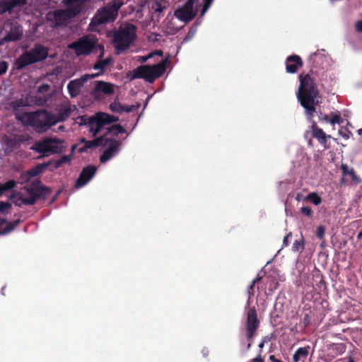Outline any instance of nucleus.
I'll use <instances>...</instances> for the list:
<instances>
[{
    "instance_id": "1",
    "label": "nucleus",
    "mask_w": 362,
    "mask_h": 362,
    "mask_svg": "<svg viewBox=\"0 0 362 362\" xmlns=\"http://www.w3.org/2000/svg\"><path fill=\"white\" fill-rule=\"evenodd\" d=\"M26 106V103L22 99L11 103V107L13 110L16 119L24 126H30L38 133H45L53 126L51 112L46 110L23 112L22 109Z\"/></svg>"
},
{
    "instance_id": "2",
    "label": "nucleus",
    "mask_w": 362,
    "mask_h": 362,
    "mask_svg": "<svg viewBox=\"0 0 362 362\" xmlns=\"http://www.w3.org/2000/svg\"><path fill=\"white\" fill-rule=\"evenodd\" d=\"M313 66L310 73L305 75H299V87L297 93V98L300 105L305 109V113L308 118L314 117L316 107L319 104V91L315 76L316 71Z\"/></svg>"
},
{
    "instance_id": "3",
    "label": "nucleus",
    "mask_w": 362,
    "mask_h": 362,
    "mask_svg": "<svg viewBox=\"0 0 362 362\" xmlns=\"http://www.w3.org/2000/svg\"><path fill=\"white\" fill-rule=\"evenodd\" d=\"M68 48L74 51L76 56H88L95 51L99 50L100 57H104V46L98 43L94 36L84 35L70 43Z\"/></svg>"
},
{
    "instance_id": "4",
    "label": "nucleus",
    "mask_w": 362,
    "mask_h": 362,
    "mask_svg": "<svg viewBox=\"0 0 362 362\" xmlns=\"http://www.w3.org/2000/svg\"><path fill=\"white\" fill-rule=\"evenodd\" d=\"M136 25L128 23L124 26H120L115 33L112 42L117 54L129 49L136 38Z\"/></svg>"
},
{
    "instance_id": "5",
    "label": "nucleus",
    "mask_w": 362,
    "mask_h": 362,
    "mask_svg": "<svg viewBox=\"0 0 362 362\" xmlns=\"http://www.w3.org/2000/svg\"><path fill=\"white\" fill-rule=\"evenodd\" d=\"M47 56V48L40 44H35L33 48L24 52L16 59L15 68L18 71L22 70L28 65L45 60Z\"/></svg>"
},
{
    "instance_id": "6",
    "label": "nucleus",
    "mask_w": 362,
    "mask_h": 362,
    "mask_svg": "<svg viewBox=\"0 0 362 362\" xmlns=\"http://www.w3.org/2000/svg\"><path fill=\"white\" fill-rule=\"evenodd\" d=\"M168 59L153 65H141L134 69L131 80L136 78L144 79L148 83H153L156 79L163 76L166 70Z\"/></svg>"
},
{
    "instance_id": "7",
    "label": "nucleus",
    "mask_w": 362,
    "mask_h": 362,
    "mask_svg": "<svg viewBox=\"0 0 362 362\" xmlns=\"http://www.w3.org/2000/svg\"><path fill=\"white\" fill-rule=\"evenodd\" d=\"M119 7L113 4L99 8L90 20V29L95 30L101 25L114 22L118 16Z\"/></svg>"
},
{
    "instance_id": "8",
    "label": "nucleus",
    "mask_w": 362,
    "mask_h": 362,
    "mask_svg": "<svg viewBox=\"0 0 362 362\" xmlns=\"http://www.w3.org/2000/svg\"><path fill=\"white\" fill-rule=\"evenodd\" d=\"M78 10H71L69 8L66 9H58L52 12H49L47 18L49 21L54 23V27L66 25L69 20L77 16Z\"/></svg>"
},
{
    "instance_id": "9",
    "label": "nucleus",
    "mask_w": 362,
    "mask_h": 362,
    "mask_svg": "<svg viewBox=\"0 0 362 362\" xmlns=\"http://www.w3.org/2000/svg\"><path fill=\"white\" fill-rule=\"evenodd\" d=\"M197 1L187 0L182 6L175 10L174 16L185 23L192 21L197 16V11H194V4Z\"/></svg>"
},
{
    "instance_id": "10",
    "label": "nucleus",
    "mask_w": 362,
    "mask_h": 362,
    "mask_svg": "<svg viewBox=\"0 0 362 362\" xmlns=\"http://www.w3.org/2000/svg\"><path fill=\"white\" fill-rule=\"evenodd\" d=\"M98 74H84L78 78L71 80L67 85V90L71 98H76L81 91L85 83L88 79L98 76Z\"/></svg>"
},
{
    "instance_id": "11",
    "label": "nucleus",
    "mask_w": 362,
    "mask_h": 362,
    "mask_svg": "<svg viewBox=\"0 0 362 362\" xmlns=\"http://www.w3.org/2000/svg\"><path fill=\"white\" fill-rule=\"evenodd\" d=\"M50 86L47 83H43L39 86L35 94L31 97L32 102L37 106L45 105L50 98Z\"/></svg>"
},
{
    "instance_id": "12",
    "label": "nucleus",
    "mask_w": 362,
    "mask_h": 362,
    "mask_svg": "<svg viewBox=\"0 0 362 362\" xmlns=\"http://www.w3.org/2000/svg\"><path fill=\"white\" fill-rule=\"evenodd\" d=\"M96 171V167L93 165H88L83 168L78 178L76 181L75 187L80 188L86 185L93 177Z\"/></svg>"
},
{
    "instance_id": "13",
    "label": "nucleus",
    "mask_w": 362,
    "mask_h": 362,
    "mask_svg": "<svg viewBox=\"0 0 362 362\" xmlns=\"http://www.w3.org/2000/svg\"><path fill=\"white\" fill-rule=\"evenodd\" d=\"M25 190L28 194H44L45 199H47L52 193V189L49 187L42 185L39 179L33 180L30 185L25 187Z\"/></svg>"
},
{
    "instance_id": "14",
    "label": "nucleus",
    "mask_w": 362,
    "mask_h": 362,
    "mask_svg": "<svg viewBox=\"0 0 362 362\" xmlns=\"http://www.w3.org/2000/svg\"><path fill=\"white\" fill-rule=\"evenodd\" d=\"M311 133L313 137L317 139L318 142L323 146L325 149L329 148L327 145V139L332 138L331 136L326 134L322 129L318 127L315 122H313L311 126Z\"/></svg>"
},
{
    "instance_id": "15",
    "label": "nucleus",
    "mask_w": 362,
    "mask_h": 362,
    "mask_svg": "<svg viewBox=\"0 0 362 362\" xmlns=\"http://www.w3.org/2000/svg\"><path fill=\"white\" fill-rule=\"evenodd\" d=\"M23 35V30L21 25L18 24H12L10 30L2 39L4 42H15L21 39Z\"/></svg>"
},
{
    "instance_id": "16",
    "label": "nucleus",
    "mask_w": 362,
    "mask_h": 362,
    "mask_svg": "<svg viewBox=\"0 0 362 362\" xmlns=\"http://www.w3.org/2000/svg\"><path fill=\"white\" fill-rule=\"evenodd\" d=\"M120 142L115 139H111L109 143V146L103 153L100 157V161L102 163L108 161L118 151V147Z\"/></svg>"
},
{
    "instance_id": "17",
    "label": "nucleus",
    "mask_w": 362,
    "mask_h": 362,
    "mask_svg": "<svg viewBox=\"0 0 362 362\" xmlns=\"http://www.w3.org/2000/svg\"><path fill=\"white\" fill-rule=\"evenodd\" d=\"M303 63L298 55H290L286 60V69L288 73L295 74L298 67L303 66Z\"/></svg>"
},
{
    "instance_id": "18",
    "label": "nucleus",
    "mask_w": 362,
    "mask_h": 362,
    "mask_svg": "<svg viewBox=\"0 0 362 362\" xmlns=\"http://www.w3.org/2000/svg\"><path fill=\"white\" fill-rule=\"evenodd\" d=\"M99 93L110 95L114 93V88L112 83L103 81H97L93 89V95L98 97Z\"/></svg>"
},
{
    "instance_id": "19",
    "label": "nucleus",
    "mask_w": 362,
    "mask_h": 362,
    "mask_svg": "<svg viewBox=\"0 0 362 362\" xmlns=\"http://www.w3.org/2000/svg\"><path fill=\"white\" fill-rule=\"evenodd\" d=\"M110 107L112 112L122 114L123 112H132L136 111L139 108L140 104L137 103L136 105H124L119 102L115 101L110 104Z\"/></svg>"
},
{
    "instance_id": "20",
    "label": "nucleus",
    "mask_w": 362,
    "mask_h": 362,
    "mask_svg": "<svg viewBox=\"0 0 362 362\" xmlns=\"http://www.w3.org/2000/svg\"><path fill=\"white\" fill-rule=\"evenodd\" d=\"M341 170L344 176H350L351 185H357L362 182V180L356 174L354 169L352 168H350L346 164H341Z\"/></svg>"
},
{
    "instance_id": "21",
    "label": "nucleus",
    "mask_w": 362,
    "mask_h": 362,
    "mask_svg": "<svg viewBox=\"0 0 362 362\" xmlns=\"http://www.w3.org/2000/svg\"><path fill=\"white\" fill-rule=\"evenodd\" d=\"M97 122L103 127L106 124H110L119 120V117L105 112H98L93 116Z\"/></svg>"
},
{
    "instance_id": "22",
    "label": "nucleus",
    "mask_w": 362,
    "mask_h": 362,
    "mask_svg": "<svg viewBox=\"0 0 362 362\" xmlns=\"http://www.w3.org/2000/svg\"><path fill=\"white\" fill-rule=\"evenodd\" d=\"M28 0H3L0 7L4 12L11 11L17 6H22L27 4Z\"/></svg>"
},
{
    "instance_id": "23",
    "label": "nucleus",
    "mask_w": 362,
    "mask_h": 362,
    "mask_svg": "<svg viewBox=\"0 0 362 362\" xmlns=\"http://www.w3.org/2000/svg\"><path fill=\"white\" fill-rule=\"evenodd\" d=\"M70 114L71 110L66 107L61 108L57 114L52 113L53 125L58 122L66 121L70 116Z\"/></svg>"
},
{
    "instance_id": "24",
    "label": "nucleus",
    "mask_w": 362,
    "mask_h": 362,
    "mask_svg": "<svg viewBox=\"0 0 362 362\" xmlns=\"http://www.w3.org/2000/svg\"><path fill=\"white\" fill-rule=\"evenodd\" d=\"M20 220H16L12 223H9L4 218H0V235H6L11 232L16 228Z\"/></svg>"
},
{
    "instance_id": "25",
    "label": "nucleus",
    "mask_w": 362,
    "mask_h": 362,
    "mask_svg": "<svg viewBox=\"0 0 362 362\" xmlns=\"http://www.w3.org/2000/svg\"><path fill=\"white\" fill-rule=\"evenodd\" d=\"M328 349L332 357L335 358L343 354L346 351V346L344 343H334L330 344Z\"/></svg>"
},
{
    "instance_id": "26",
    "label": "nucleus",
    "mask_w": 362,
    "mask_h": 362,
    "mask_svg": "<svg viewBox=\"0 0 362 362\" xmlns=\"http://www.w3.org/2000/svg\"><path fill=\"white\" fill-rule=\"evenodd\" d=\"M103 57H100V54L98 55V60L96 61V62L95 63V64L93 65V69L95 70H100V72L98 74V76L100 74H103V72L105 71V70L106 69V68L111 64L112 62V58L110 57H107L105 59H102Z\"/></svg>"
},
{
    "instance_id": "27",
    "label": "nucleus",
    "mask_w": 362,
    "mask_h": 362,
    "mask_svg": "<svg viewBox=\"0 0 362 362\" xmlns=\"http://www.w3.org/2000/svg\"><path fill=\"white\" fill-rule=\"evenodd\" d=\"M29 197H19V200H21L22 204L26 206L34 205L37 201L40 199H45L44 194H29Z\"/></svg>"
},
{
    "instance_id": "28",
    "label": "nucleus",
    "mask_w": 362,
    "mask_h": 362,
    "mask_svg": "<svg viewBox=\"0 0 362 362\" xmlns=\"http://www.w3.org/2000/svg\"><path fill=\"white\" fill-rule=\"evenodd\" d=\"M86 0H63L64 5L71 10L78 9V15L83 10V4Z\"/></svg>"
},
{
    "instance_id": "29",
    "label": "nucleus",
    "mask_w": 362,
    "mask_h": 362,
    "mask_svg": "<svg viewBox=\"0 0 362 362\" xmlns=\"http://www.w3.org/2000/svg\"><path fill=\"white\" fill-rule=\"evenodd\" d=\"M96 121L97 120L94 117H90L88 118V121L89 131L92 133L93 136H96L103 128L99 122H97Z\"/></svg>"
},
{
    "instance_id": "30",
    "label": "nucleus",
    "mask_w": 362,
    "mask_h": 362,
    "mask_svg": "<svg viewBox=\"0 0 362 362\" xmlns=\"http://www.w3.org/2000/svg\"><path fill=\"white\" fill-rule=\"evenodd\" d=\"M310 346L298 348L293 356V362H298L301 358L305 359L310 351Z\"/></svg>"
},
{
    "instance_id": "31",
    "label": "nucleus",
    "mask_w": 362,
    "mask_h": 362,
    "mask_svg": "<svg viewBox=\"0 0 362 362\" xmlns=\"http://www.w3.org/2000/svg\"><path fill=\"white\" fill-rule=\"evenodd\" d=\"M48 166L49 163L37 164L35 167L28 170L27 174L30 178L35 177L40 174H42L47 168Z\"/></svg>"
},
{
    "instance_id": "32",
    "label": "nucleus",
    "mask_w": 362,
    "mask_h": 362,
    "mask_svg": "<svg viewBox=\"0 0 362 362\" xmlns=\"http://www.w3.org/2000/svg\"><path fill=\"white\" fill-rule=\"evenodd\" d=\"M35 149L41 153H50L52 147H50V141L49 139H46L42 141L36 143Z\"/></svg>"
},
{
    "instance_id": "33",
    "label": "nucleus",
    "mask_w": 362,
    "mask_h": 362,
    "mask_svg": "<svg viewBox=\"0 0 362 362\" xmlns=\"http://www.w3.org/2000/svg\"><path fill=\"white\" fill-rule=\"evenodd\" d=\"M259 321L257 319L256 310L255 308H250V337L253 332L259 327Z\"/></svg>"
},
{
    "instance_id": "34",
    "label": "nucleus",
    "mask_w": 362,
    "mask_h": 362,
    "mask_svg": "<svg viewBox=\"0 0 362 362\" xmlns=\"http://www.w3.org/2000/svg\"><path fill=\"white\" fill-rule=\"evenodd\" d=\"M126 132L125 129L123 128L120 124H113L110 127L106 132L107 136H118L119 134H123Z\"/></svg>"
},
{
    "instance_id": "35",
    "label": "nucleus",
    "mask_w": 362,
    "mask_h": 362,
    "mask_svg": "<svg viewBox=\"0 0 362 362\" xmlns=\"http://www.w3.org/2000/svg\"><path fill=\"white\" fill-rule=\"evenodd\" d=\"M49 140L50 141V147H52L50 153H57L62 151V146L59 144H61L63 141L58 139H49Z\"/></svg>"
},
{
    "instance_id": "36",
    "label": "nucleus",
    "mask_w": 362,
    "mask_h": 362,
    "mask_svg": "<svg viewBox=\"0 0 362 362\" xmlns=\"http://www.w3.org/2000/svg\"><path fill=\"white\" fill-rule=\"evenodd\" d=\"M16 182L13 180H10L4 184H0V197L8 190L13 189L16 185Z\"/></svg>"
},
{
    "instance_id": "37",
    "label": "nucleus",
    "mask_w": 362,
    "mask_h": 362,
    "mask_svg": "<svg viewBox=\"0 0 362 362\" xmlns=\"http://www.w3.org/2000/svg\"><path fill=\"white\" fill-rule=\"evenodd\" d=\"M81 142L84 143L85 145L79 149L80 152H86L89 148L98 147L95 139H93L91 141H88V140H86V139H82L81 140Z\"/></svg>"
},
{
    "instance_id": "38",
    "label": "nucleus",
    "mask_w": 362,
    "mask_h": 362,
    "mask_svg": "<svg viewBox=\"0 0 362 362\" xmlns=\"http://www.w3.org/2000/svg\"><path fill=\"white\" fill-rule=\"evenodd\" d=\"M305 240L303 235H301L299 240H295L292 246V250L293 252H302L304 250Z\"/></svg>"
},
{
    "instance_id": "39",
    "label": "nucleus",
    "mask_w": 362,
    "mask_h": 362,
    "mask_svg": "<svg viewBox=\"0 0 362 362\" xmlns=\"http://www.w3.org/2000/svg\"><path fill=\"white\" fill-rule=\"evenodd\" d=\"M71 162V156H62L59 159L57 160L54 163V168H59L62 165L66 163H69Z\"/></svg>"
},
{
    "instance_id": "40",
    "label": "nucleus",
    "mask_w": 362,
    "mask_h": 362,
    "mask_svg": "<svg viewBox=\"0 0 362 362\" xmlns=\"http://www.w3.org/2000/svg\"><path fill=\"white\" fill-rule=\"evenodd\" d=\"M307 199L316 206L322 203V198L315 192L310 193Z\"/></svg>"
},
{
    "instance_id": "41",
    "label": "nucleus",
    "mask_w": 362,
    "mask_h": 362,
    "mask_svg": "<svg viewBox=\"0 0 362 362\" xmlns=\"http://www.w3.org/2000/svg\"><path fill=\"white\" fill-rule=\"evenodd\" d=\"M111 139L107 138L106 134L95 139L98 146H105L110 143Z\"/></svg>"
},
{
    "instance_id": "42",
    "label": "nucleus",
    "mask_w": 362,
    "mask_h": 362,
    "mask_svg": "<svg viewBox=\"0 0 362 362\" xmlns=\"http://www.w3.org/2000/svg\"><path fill=\"white\" fill-rule=\"evenodd\" d=\"M342 122V119L341 117V115L339 114H336L334 112H332L330 114V119L329 123L331 124H341Z\"/></svg>"
},
{
    "instance_id": "43",
    "label": "nucleus",
    "mask_w": 362,
    "mask_h": 362,
    "mask_svg": "<svg viewBox=\"0 0 362 362\" xmlns=\"http://www.w3.org/2000/svg\"><path fill=\"white\" fill-rule=\"evenodd\" d=\"M315 234L317 238L322 240L325 235V227L324 226H317Z\"/></svg>"
},
{
    "instance_id": "44",
    "label": "nucleus",
    "mask_w": 362,
    "mask_h": 362,
    "mask_svg": "<svg viewBox=\"0 0 362 362\" xmlns=\"http://www.w3.org/2000/svg\"><path fill=\"white\" fill-rule=\"evenodd\" d=\"M310 60L313 62L314 64L315 62H317L318 61H325V58L322 54L314 53L310 56Z\"/></svg>"
},
{
    "instance_id": "45",
    "label": "nucleus",
    "mask_w": 362,
    "mask_h": 362,
    "mask_svg": "<svg viewBox=\"0 0 362 362\" xmlns=\"http://www.w3.org/2000/svg\"><path fill=\"white\" fill-rule=\"evenodd\" d=\"M300 212L301 214L308 217H311L313 214V211L310 206H302L300 208Z\"/></svg>"
},
{
    "instance_id": "46",
    "label": "nucleus",
    "mask_w": 362,
    "mask_h": 362,
    "mask_svg": "<svg viewBox=\"0 0 362 362\" xmlns=\"http://www.w3.org/2000/svg\"><path fill=\"white\" fill-rule=\"evenodd\" d=\"M8 68V64L6 61H0V76L6 73Z\"/></svg>"
},
{
    "instance_id": "47",
    "label": "nucleus",
    "mask_w": 362,
    "mask_h": 362,
    "mask_svg": "<svg viewBox=\"0 0 362 362\" xmlns=\"http://www.w3.org/2000/svg\"><path fill=\"white\" fill-rule=\"evenodd\" d=\"M11 204L9 202L0 201V213L4 214L6 210L10 209Z\"/></svg>"
},
{
    "instance_id": "48",
    "label": "nucleus",
    "mask_w": 362,
    "mask_h": 362,
    "mask_svg": "<svg viewBox=\"0 0 362 362\" xmlns=\"http://www.w3.org/2000/svg\"><path fill=\"white\" fill-rule=\"evenodd\" d=\"M339 134L345 139H348L351 135V132L349 131L346 128H341L339 130Z\"/></svg>"
},
{
    "instance_id": "49",
    "label": "nucleus",
    "mask_w": 362,
    "mask_h": 362,
    "mask_svg": "<svg viewBox=\"0 0 362 362\" xmlns=\"http://www.w3.org/2000/svg\"><path fill=\"white\" fill-rule=\"evenodd\" d=\"M214 0H204V6L201 15L203 16L204 13L209 9Z\"/></svg>"
},
{
    "instance_id": "50",
    "label": "nucleus",
    "mask_w": 362,
    "mask_h": 362,
    "mask_svg": "<svg viewBox=\"0 0 362 362\" xmlns=\"http://www.w3.org/2000/svg\"><path fill=\"white\" fill-rule=\"evenodd\" d=\"M155 4H156V8H155L156 12L161 13L165 8V6L162 5L161 1H156Z\"/></svg>"
},
{
    "instance_id": "51",
    "label": "nucleus",
    "mask_w": 362,
    "mask_h": 362,
    "mask_svg": "<svg viewBox=\"0 0 362 362\" xmlns=\"http://www.w3.org/2000/svg\"><path fill=\"white\" fill-rule=\"evenodd\" d=\"M245 335L249 339V311L246 312Z\"/></svg>"
},
{
    "instance_id": "52",
    "label": "nucleus",
    "mask_w": 362,
    "mask_h": 362,
    "mask_svg": "<svg viewBox=\"0 0 362 362\" xmlns=\"http://www.w3.org/2000/svg\"><path fill=\"white\" fill-rule=\"evenodd\" d=\"M319 119H320V120H321V121H326L327 122H329V123L330 115H322V114H321V115L319 116Z\"/></svg>"
},
{
    "instance_id": "53",
    "label": "nucleus",
    "mask_w": 362,
    "mask_h": 362,
    "mask_svg": "<svg viewBox=\"0 0 362 362\" xmlns=\"http://www.w3.org/2000/svg\"><path fill=\"white\" fill-rule=\"evenodd\" d=\"M291 235H292L291 233H289L288 234H287L284 237V238L283 240V244H284V246H288V244H289L288 238H289L290 236H291Z\"/></svg>"
},
{
    "instance_id": "54",
    "label": "nucleus",
    "mask_w": 362,
    "mask_h": 362,
    "mask_svg": "<svg viewBox=\"0 0 362 362\" xmlns=\"http://www.w3.org/2000/svg\"><path fill=\"white\" fill-rule=\"evenodd\" d=\"M356 29L357 31L362 33V21H358L356 22Z\"/></svg>"
},
{
    "instance_id": "55",
    "label": "nucleus",
    "mask_w": 362,
    "mask_h": 362,
    "mask_svg": "<svg viewBox=\"0 0 362 362\" xmlns=\"http://www.w3.org/2000/svg\"><path fill=\"white\" fill-rule=\"evenodd\" d=\"M303 322L307 326L310 323V317L308 314L305 315L303 317Z\"/></svg>"
},
{
    "instance_id": "56",
    "label": "nucleus",
    "mask_w": 362,
    "mask_h": 362,
    "mask_svg": "<svg viewBox=\"0 0 362 362\" xmlns=\"http://www.w3.org/2000/svg\"><path fill=\"white\" fill-rule=\"evenodd\" d=\"M22 140H18L16 141V139H11L8 142V144L12 146H16V144H18L19 141H21Z\"/></svg>"
},
{
    "instance_id": "57",
    "label": "nucleus",
    "mask_w": 362,
    "mask_h": 362,
    "mask_svg": "<svg viewBox=\"0 0 362 362\" xmlns=\"http://www.w3.org/2000/svg\"><path fill=\"white\" fill-rule=\"evenodd\" d=\"M269 360L272 361V362H283L282 361L279 360V359H277L276 358V357L274 356V355H271L269 356Z\"/></svg>"
},
{
    "instance_id": "58",
    "label": "nucleus",
    "mask_w": 362,
    "mask_h": 362,
    "mask_svg": "<svg viewBox=\"0 0 362 362\" xmlns=\"http://www.w3.org/2000/svg\"><path fill=\"white\" fill-rule=\"evenodd\" d=\"M252 362H264V359L261 357L260 354L254 358Z\"/></svg>"
},
{
    "instance_id": "59",
    "label": "nucleus",
    "mask_w": 362,
    "mask_h": 362,
    "mask_svg": "<svg viewBox=\"0 0 362 362\" xmlns=\"http://www.w3.org/2000/svg\"><path fill=\"white\" fill-rule=\"evenodd\" d=\"M153 57V54L151 53L149 54L147 57H143L141 58V62H145L148 59L151 58Z\"/></svg>"
},
{
    "instance_id": "60",
    "label": "nucleus",
    "mask_w": 362,
    "mask_h": 362,
    "mask_svg": "<svg viewBox=\"0 0 362 362\" xmlns=\"http://www.w3.org/2000/svg\"><path fill=\"white\" fill-rule=\"evenodd\" d=\"M152 54H153V55L156 54V55H158L160 57H162L163 54V52L162 50H156V51H155L154 53H152Z\"/></svg>"
},
{
    "instance_id": "61",
    "label": "nucleus",
    "mask_w": 362,
    "mask_h": 362,
    "mask_svg": "<svg viewBox=\"0 0 362 362\" xmlns=\"http://www.w3.org/2000/svg\"><path fill=\"white\" fill-rule=\"evenodd\" d=\"M260 279H256L255 280L252 281V284H250V289H252L253 286H255V284Z\"/></svg>"
},
{
    "instance_id": "62",
    "label": "nucleus",
    "mask_w": 362,
    "mask_h": 362,
    "mask_svg": "<svg viewBox=\"0 0 362 362\" xmlns=\"http://www.w3.org/2000/svg\"><path fill=\"white\" fill-rule=\"evenodd\" d=\"M60 192H61L60 191L57 192V193L53 197L52 200V202H54L57 199V196L60 194Z\"/></svg>"
},
{
    "instance_id": "63",
    "label": "nucleus",
    "mask_w": 362,
    "mask_h": 362,
    "mask_svg": "<svg viewBox=\"0 0 362 362\" xmlns=\"http://www.w3.org/2000/svg\"><path fill=\"white\" fill-rule=\"evenodd\" d=\"M15 204L18 206H21L22 203H21V200H19V198L15 202Z\"/></svg>"
},
{
    "instance_id": "64",
    "label": "nucleus",
    "mask_w": 362,
    "mask_h": 362,
    "mask_svg": "<svg viewBox=\"0 0 362 362\" xmlns=\"http://www.w3.org/2000/svg\"><path fill=\"white\" fill-rule=\"evenodd\" d=\"M357 238L361 239L362 238V231H360L357 235Z\"/></svg>"
}]
</instances>
